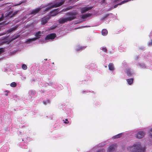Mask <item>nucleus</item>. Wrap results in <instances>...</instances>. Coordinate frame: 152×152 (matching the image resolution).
<instances>
[{
  "mask_svg": "<svg viewBox=\"0 0 152 152\" xmlns=\"http://www.w3.org/2000/svg\"><path fill=\"white\" fill-rule=\"evenodd\" d=\"M45 101L46 102V103H47V104L48 103H50V101L49 100H48V99L47 100Z\"/></svg>",
  "mask_w": 152,
  "mask_h": 152,
  "instance_id": "obj_37",
  "label": "nucleus"
},
{
  "mask_svg": "<svg viewBox=\"0 0 152 152\" xmlns=\"http://www.w3.org/2000/svg\"><path fill=\"white\" fill-rule=\"evenodd\" d=\"M0 1H1V0H0Z\"/></svg>",
  "mask_w": 152,
  "mask_h": 152,
  "instance_id": "obj_45",
  "label": "nucleus"
},
{
  "mask_svg": "<svg viewBox=\"0 0 152 152\" xmlns=\"http://www.w3.org/2000/svg\"><path fill=\"white\" fill-rule=\"evenodd\" d=\"M105 1V0H102V3L104 2Z\"/></svg>",
  "mask_w": 152,
  "mask_h": 152,
  "instance_id": "obj_42",
  "label": "nucleus"
},
{
  "mask_svg": "<svg viewBox=\"0 0 152 152\" xmlns=\"http://www.w3.org/2000/svg\"><path fill=\"white\" fill-rule=\"evenodd\" d=\"M133 78H129L127 79L126 81L129 85H131L133 83Z\"/></svg>",
  "mask_w": 152,
  "mask_h": 152,
  "instance_id": "obj_15",
  "label": "nucleus"
},
{
  "mask_svg": "<svg viewBox=\"0 0 152 152\" xmlns=\"http://www.w3.org/2000/svg\"><path fill=\"white\" fill-rule=\"evenodd\" d=\"M107 31L106 29H103L102 31V35L105 36L107 34Z\"/></svg>",
  "mask_w": 152,
  "mask_h": 152,
  "instance_id": "obj_18",
  "label": "nucleus"
},
{
  "mask_svg": "<svg viewBox=\"0 0 152 152\" xmlns=\"http://www.w3.org/2000/svg\"><path fill=\"white\" fill-rule=\"evenodd\" d=\"M116 147L115 144H113L110 145L108 148L107 152H115Z\"/></svg>",
  "mask_w": 152,
  "mask_h": 152,
  "instance_id": "obj_4",
  "label": "nucleus"
},
{
  "mask_svg": "<svg viewBox=\"0 0 152 152\" xmlns=\"http://www.w3.org/2000/svg\"><path fill=\"white\" fill-rule=\"evenodd\" d=\"M126 73L128 76H130L132 75V73L130 70V69L128 68L126 69Z\"/></svg>",
  "mask_w": 152,
  "mask_h": 152,
  "instance_id": "obj_13",
  "label": "nucleus"
},
{
  "mask_svg": "<svg viewBox=\"0 0 152 152\" xmlns=\"http://www.w3.org/2000/svg\"><path fill=\"white\" fill-rule=\"evenodd\" d=\"M102 50L104 52L107 53V50L105 47H103L102 48Z\"/></svg>",
  "mask_w": 152,
  "mask_h": 152,
  "instance_id": "obj_26",
  "label": "nucleus"
},
{
  "mask_svg": "<svg viewBox=\"0 0 152 152\" xmlns=\"http://www.w3.org/2000/svg\"><path fill=\"white\" fill-rule=\"evenodd\" d=\"M49 20V17H46L43 18L41 21V23L42 25H44Z\"/></svg>",
  "mask_w": 152,
  "mask_h": 152,
  "instance_id": "obj_8",
  "label": "nucleus"
},
{
  "mask_svg": "<svg viewBox=\"0 0 152 152\" xmlns=\"http://www.w3.org/2000/svg\"><path fill=\"white\" fill-rule=\"evenodd\" d=\"M52 4V3H49L47 5H46L44 7H47V6H48V5H50V4Z\"/></svg>",
  "mask_w": 152,
  "mask_h": 152,
  "instance_id": "obj_34",
  "label": "nucleus"
},
{
  "mask_svg": "<svg viewBox=\"0 0 152 152\" xmlns=\"http://www.w3.org/2000/svg\"><path fill=\"white\" fill-rule=\"evenodd\" d=\"M85 47H84L80 46L78 47V48L77 49V51H78L80 50H82L83 49H85Z\"/></svg>",
  "mask_w": 152,
  "mask_h": 152,
  "instance_id": "obj_25",
  "label": "nucleus"
},
{
  "mask_svg": "<svg viewBox=\"0 0 152 152\" xmlns=\"http://www.w3.org/2000/svg\"><path fill=\"white\" fill-rule=\"evenodd\" d=\"M65 0H61V2H60L58 3L54 4L53 5L50 7H48L46 8L45 9V10H44V12L48 11L51 8L59 7L61 6V5H62L63 4H64V3L65 2Z\"/></svg>",
  "mask_w": 152,
  "mask_h": 152,
  "instance_id": "obj_3",
  "label": "nucleus"
},
{
  "mask_svg": "<svg viewBox=\"0 0 152 152\" xmlns=\"http://www.w3.org/2000/svg\"><path fill=\"white\" fill-rule=\"evenodd\" d=\"M148 45L149 46H152V39L151 40V42H150L148 43Z\"/></svg>",
  "mask_w": 152,
  "mask_h": 152,
  "instance_id": "obj_31",
  "label": "nucleus"
},
{
  "mask_svg": "<svg viewBox=\"0 0 152 152\" xmlns=\"http://www.w3.org/2000/svg\"><path fill=\"white\" fill-rule=\"evenodd\" d=\"M92 8V7H85L80 8V12L81 13H85L91 10Z\"/></svg>",
  "mask_w": 152,
  "mask_h": 152,
  "instance_id": "obj_6",
  "label": "nucleus"
},
{
  "mask_svg": "<svg viewBox=\"0 0 152 152\" xmlns=\"http://www.w3.org/2000/svg\"><path fill=\"white\" fill-rule=\"evenodd\" d=\"M4 52V50L3 48H0V55L3 53Z\"/></svg>",
  "mask_w": 152,
  "mask_h": 152,
  "instance_id": "obj_30",
  "label": "nucleus"
},
{
  "mask_svg": "<svg viewBox=\"0 0 152 152\" xmlns=\"http://www.w3.org/2000/svg\"><path fill=\"white\" fill-rule=\"evenodd\" d=\"M130 1V0H124L122 1L120 3H119V5H121V4H124V3L126 2H128L129 1Z\"/></svg>",
  "mask_w": 152,
  "mask_h": 152,
  "instance_id": "obj_23",
  "label": "nucleus"
},
{
  "mask_svg": "<svg viewBox=\"0 0 152 152\" xmlns=\"http://www.w3.org/2000/svg\"><path fill=\"white\" fill-rule=\"evenodd\" d=\"M145 135V133L144 132L139 131L137 133L136 136L137 138L141 139Z\"/></svg>",
  "mask_w": 152,
  "mask_h": 152,
  "instance_id": "obj_7",
  "label": "nucleus"
},
{
  "mask_svg": "<svg viewBox=\"0 0 152 152\" xmlns=\"http://www.w3.org/2000/svg\"><path fill=\"white\" fill-rule=\"evenodd\" d=\"M3 0H1V1H3Z\"/></svg>",
  "mask_w": 152,
  "mask_h": 152,
  "instance_id": "obj_44",
  "label": "nucleus"
},
{
  "mask_svg": "<svg viewBox=\"0 0 152 152\" xmlns=\"http://www.w3.org/2000/svg\"><path fill=\"white\" fill-rule=\"evenodd\" d=\"M18 11H16L15 12H14V13H13L12 15L10 16V17H13V16H14V15H16L18 13Z\"/></svg>",
  "mask_w": 152,
  "mask_h": 152,
  "instance_id": "obj_27",
  "label": "nucleus"
},
{
  "mask_svg": "<svg viewBox=\"0 0 152 152\" xmlns=\"http://www.w3.org/2000/svg\"><path fill=\"white\" fill-rule=\"evenodd\" d=\"M127 149L131 151V152H145V149L141 147L139 142L134 144L133 146L129 147Z\"/></svg>",
  "mask_w": 152,
  "mask_h": 152,
  "instance_id": "obj_2",
  "label": "nucleus"
},
{
  "mask_svg": "<svg viewBox=\"0 0 152 152\" xmlns=\"http://www.w3.org/2000/svg\"><path fill=\"white\" fill-rule=\"evenodd\" d=\"M43 103L45 105H46L47 104V103L46 101H43Z\"/></svg>",
  "mask_w": 152,
  "mask_h": 152,
  "instance_id": "obj_39",
  "label": "nucleus"
},
{
  "mask_svg": "<svg viewBox=\"0 0 152 152\" xmlns=\"http://www.w3.org/2000/svg\"><path fill=\"white\" fill-rule=\"evenodd\" d=\"M22 3V2H21V3H20L19 4H18L17 5H20V4Z\"/></svg>",
  "mask_w": 152,
  "mask_h": 152,
  "instance_id": "obj_43",
  "label": "nucleus"
},
{
  "mask_svg": "<svg viewBox=\"0 0 152 152\" xmlns=\"http://www.w3.org/2000/svg\"><path fill=\"white\" fill-rule=\"evenodd\" d=\"M150 135L152 137V129H151L150 132Z\"/></svg>",
  "mask_w": 152,
  "mask_h": 152,
  "instance_id": "obj_33",
  "label": "nucleus"
},
{
  "mask_svg": "<svg viewBox=\"0 0 152 152\" xmlns=\"http://www.w3.org/2000/svg\"><path fill=\"white\" fill-rule=\"evenodd\" d=\"M78 14L76 10H73L71 12H68L66 14L67 16H69L65 18H62L58 20V22L60 24H64L68 21H71L75 19L76 17V15Z\"/></svg>",
  "mask_w": 152,
  "mask_h": 152,
  "instance_id": "obj_1",
  "label": "nucleus"
},
{
  "mask_svg": "<svg viewBox=\"0 0 152 152\" xmlns=\"http://www.w3.org/2000/svg\"><path fill=\"white\" fill-rule=\"evenodd\" d=\"M18 37V36L17 35L16 36V37L14 38H13V39H15L17 38Z\"/></svg>",
  "mask_w": 152,
  "mask_h": 152,
  "instance_id": "obj_41",
  "label": "nucleus"
},
{
  "mask_svg": "<svg viewBox=\"0 0 152 152\" xmlns=\"http://www.w3.org/2000/svg\"><path fill=\"white\" fill-rule=\"evenodd\" d=\"M41 8L39 7L36 9L33 10L30 13L31 14L35 15L37 13H38L41 10Z\"/></svg>",
  "mask_w": 152,
  "mask_h": 152,
  "instance_id": "obj_9",
  "label": "nucleus"
},
{
  "mask_svg": "<svg viewBox=\"0 0 152 152\" xmlns=\"http://www.w3.org/2000/svg\"><path fill=\"white\" fill-rule=\"evenodd\" d=\"M18 27V26H15V27L12 28H10L8 30V33H10L12 31H15V30Z\"/></svg>",
  "mask_w": 152,
  "mask_h": 152,
  "instance_id": "obj_14",
  "label": "nucleus"
},
{
  "mask_svg": "<svg viewBox=\"0 0 152 152\" xmlns=\"http://www.w3.org/2000/svg\"><path fill=\"white\" fill-rule=\"evenodd\" d=\"M69 121L67 120V119H66V121H64V123L65 124H68L69 123Z\"/></svg>",
  "mask_w": 152,
  "mask_h": 152,
  "instance_id": "obj_35",
  "label": "nucleus"
},
{
  "mask_svg": "<svg viewBox=\"0 0 152 152\" xmlns=\"http://www.w3.org/2000/svg\"><path fill=\"white\" fill-rule=\"evenodd\" d=\"M37 39V38H34L32 39H28L27 41L26 42L27 44H28L33 41L36 40Z\"/></svg>",
  "mask_w": 152,
  "mask_h": 152,
  "instance_id": "obj_16",
  "label": "nucleus"
},
{
  "mask_svg": "<svg viewBox=\"0 0 152 152\" xmlns=\"http://www.w3.org/2000/svg\"><path fill=\"white\" fill-rule=\"evenodd\" d=\"M56 37V35L55 33H52L47 35L45 38L46 40L53 39Z\"/></svg>",
  "mask_w": 152,
  "mask_h": 152,
  "instance_id": "obj_5",
  "label": "nucleus"
},
{
  "mask_svg": "<svg viewBox=\"0 0 152 152\" xmlns=\"http://www.w3.org/2000/svg\"><path fill=\"white\" fill-rule=\"evenodd\" d=\"M118 5H119V4L114 5L113 7L114 8H115L117 7Z\"/></svg>",
  "mask_w": 152,
  "mask_h": 152,
  "instance_id": "obj_38",
  "label": "nucleus"
},
{
  "mask_svg": "<svg viewBox=\"0 0 152 152\" xmlns=\"http://www.w3.org/2000/svg\"><path fill=\"white\" fill-rule=\"evenodd\" d=\"M58 9H55L52 12H50V16H54L57 15L59 13L58 11Z\"/></svg>",
  "mask_w": 152,
  "mask_h": 152,
  "instance_id": "obj_10",
  "label": "nucleus"
},
{
  "mask_svg": "<svg viewBox=\"0 0 152 152\" xmlns=\"http://www.w3.org/2000/svg\"><path fill=\"white\" fill-rule=\"evenodd\" d=\"M121 0H114V3H115L117 2H118L119 1Z\"/></svg>",
  "mask_w": 152,
  "mask_h": 152,
  "instance_id": "obj_36",
  "label": "nucleus"
},
{
  "mask_svg": "<svg viewBox=\"0 0 152 152\" xmlns=\"http://www.w3.org/2000/svg\"><path fill=\"white\" fill-rule=\"evenodd\" d=\"M109 15V14H106L102 18V19H104Z\"/></svg>",
  "mask_w": 152,
  "mask_h": 152,
  "instance_id": "obj_28",
  "label": "nucleus"
},
{
  "mask_svg": "<svg viewBox=\"0 0 152 152\" xmlns=\"http://www.w3.org/2000/svg\"><path fill=\"white\" fill-rule=\"evenodd\" d=\"M4 18V14H2L1 17L0 18V22L3 20Z\"/></svg>",
  "mask_w": 152,
  "mask_h": 152,
  "instance_id": "obj_29",
  "label": "nucleus"
},
{
  "mask_svg": "<svg viewBox=\"0 0 152 152\" xmlns=\"http://www.w3.org/2000/svg\"><path fill=\"white\" fill-rule=\"evenodd\" d=\"M108 66L110 70L113 71L115 69L114 65L113 63H110Z\"/></svg>",
  "mask_w": 152,
  "mask_h": 152,
  "instance_id": "obj_11",
  "label": "nucleus"
},
{
  "mask_svg": "<svg viewBox=\"0 0 152 152\" xmlns=\"http://www.w3.org/2000/svg\"><path fill=\"white\" fill-rule=\"evenodd\" d=\"M91 15V14H86L81 15L80 16L82 19H84L89 16H90Z\"/></svg>",
  "mask_w": 152,
  "mask_h": 152,
  "instance_id": "obj_12",
  "label": "nucleus"
},
{
  "mask_svg": "<svg viewBox=\"0 0 152 152\" xmlns=\"http://www.w3.org/2000/svg\"><path fill=\"white\" fill-rule=\"evenodd\" d=\"M9 22L5 23V22H3L1 23H0V25H4V26H6L7 25L9 24Z\"/></svg>",
  "mask_w": 152,
  "mask_h": 152,
  "instance_id": "obj_22",
  "label": "nucleus"
},
{
  "mask_svg": "<svg viewBox=\"0 0 152 152\" xmlns=\"http://www.w3.org/2000/svg\"><path fill=\"white\" fill-rule=\"evenodd\" d=\"M41 32L40 31H38L35 34V36L37 37L36 38H37V39L39 38L41 36V35L40 34Z\"/></svg>",
  "mask_w": 152,
  "mask_h": 152,
  "instance_id": "obj_17",
  "label": "nucleus"
},
{
  "mask_svg": "<svg viewBox=\"0 0 152 152\" xmlns=\"http://www.w3.org/2000/svg\"><path fill=\"white\" fill-rule=\"evenodd\" d=\"M16 86V83L15 82H12L10 84V86L13 87H15Z\"/></svg>",
  "mask_w": 152,
  "mask_h": 152,
  "instance_id": "obj_21",
  "label": "nucleus"
},
{
  "mask_svg": "<svg viewBox=\"0 0 152 152\" xmlns=\"http://www.w3.org/2000/svg\"><path fill=\"white\" fill-rule=\"evenodd\" d=\"M73 7L72 6H69L66 8L64 10L65 11H66L72 10L73 9Z\"/></svg>",
  "mask_w": 152,
  "mask_h": 152,
  "instance_id": "obj_20",
  "label": "nucleus"
},
{
  "mask_svg": "<svg viewBox=\"0 0 152 152\" xmlns=\"http://www.w3.org/2000/svg\"><path fill=\"white\" fill-rule=\"evenodd\" d=\"M22 68L24 70H26L27 68V67L26 65L25 64H23L22 66Z\"/></svg>",
  "mask_w": 152,
  "mask_h": 152,
  "instance_id": "obj_24",
  "label": "nucleus"
},
{
  "mask_svg": "<svg viewBox=\"0 0 152 152\" xmlns=\"http://www.w3.org/2000/svg\"><path fill=\"white\" fill-rule=\"evenodd\" d=\"M121 136H122V134L120 133V134H118L113 136V139H115L116 138H119L121 137Z\"/></svg>",
  "mask_w": 152,
  "mask_h": 152,
  "instance_id": "obj_19",
  "label": "nucleus"
},
{
  "mask_svg": "<svg viewBox=\"0 0 152 152\" xmlns=\"http://www.w3.org/2000/svg\"><path fill=\"white\" fill-rule=\"evenodd\" d=\"M6 92H7V93H6L5 94V96H7L8 95V93L9 92L8 91H7Z\"/></svg>",
  "mask_w": 152,
  "mask_h": 152,
  "instance_id": "obj_40",
  "label": "nucleus"
},
{
  "mask_svg": "<svg viewBox=\"0 0 152 152\" xmlns=\"http://www.w3.org/2000/svg\"><path fill=\"white\" fill-rule=\"evenodd\" d=\"M12 12H9V13L8 14H7V15L5 17H6L8 16H9L11 14Z\"/></svg>",
  "mask_w": 152,
  "mask_h": 152,
  "instance_id": "obj_32",
  "label": "nucleus"
}]
</instances>
